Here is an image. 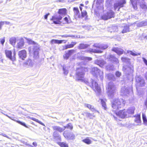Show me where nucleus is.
I'll list each match as a JSON object with an SVG mask.
<instances>
[{
    "mask_svg": "<svg viewBox=\"0 0 147 147\" xmlns=\"http://www.w3.org/2000/svg\"><path fill=\"white\" fill-rule=\"evenodd\" d=\"M88 71V69L87 68L82 67L78 68L77 70L76 78L78 80L83 81L87 84L92 88L96 93L99 94L101 90L97 82L92 79H91L90 82H89L88 80L84 78V72L87 71Z\"/></svg>",
    "mask_w": 147,
    "mask_h": 147,
    "instance_id": "obj_1",
    "label": "nucleus"
},
{
    "mask_svg": "<svg viewBox=\"0 0 147 147\" xmlns=\"http://www.w3.org/2000/svg\"><path fill=\"white\" fill-rule=\"evenodd\" d=\"M26 38L29 44L34 45L33 46L30 47L28 48V51L29 53H33L34 58L36 59L38 58V52L39 50V45L31 39Z\"/></svg>",
    "mask_w": 147,
    "mask_h": 147,
    "instance_id": "obj_2",
    "label": "nucleus"
},
{
    "mask_svg": "<svg viewBox=\"0 0 147 147\" xmlns=\"http://www.w3.org/2000/svg\"><path fill=\"white\" fill-rule=\"evenodd\" d=\"M93 46L95 48H98L99 49H93L90 48L85 51L86 53H101L102 51L101 50H104L108 47V46L105 44H100L99 43H95L93 45Z\"/></svg>",
    "mask_w": 147,
    "mask_h": 147,
    "instance_id": "obj_3",
    "label": "nucleus"
},
{
    "mask_svg": "<svg viewBox=\"0 0 147 147\" xmlns=\"http://www.w3.org/2000/svg\"><path fill=\"white\" fill-rule=\"evenodd\" d=\"M67 9L65 8H62L59 9L58 13L59 16L56 15L52 17L51 20L53 21L54 23L55 24H60V20L62 18V16L66 14Z\"/></svg>",
    "mask_w": 147,
    "mask_h": 147,
    "instance_id": "obj_4",
    "label": "nucleus"
},
{
    "mask_svg": "<svg viewBox=\"0 0 147 147\" xmlns=\"http://www.w3.org/2000/svg\"><path fill=\"white\" fill-rule=\"evenodd\" d=\"M111 102L112 110L115 112L124 106L125 104V101L122 99H113Z\"/></svg>",
    "mask_w": 147,
    "mask_h": 147,
    "instance_id": "obj_5",
    "label": "nucleus"
},
{
    "mask_svg": "<svg viewBox=\"0 0 147 147\" xmlns=\"http://www.w3.org/2000/svg\"><path fill=\"white\" fill-rule=\"evenodd\" d=\"M115 90V88L112 82H109L107 91L108 94L109 98H113L116 92Z\"/></svg>",
    "mask_w": 147,
    "mask_h": 147,
    "instance_id": "obj_6",
    "label": "nucleus"
},
{
    "mask_svg": "<svg viewBox=\"0 0 147 147\" xmlns=\"http://www.w3.org/2000/svg\"><path fill=\"white\" fill-rule=\"evenodd\" d=\"M91 73L92 75L94 76L98 77V76H99L101 79L103 78V71H101L97 67H93L92 68Z\"/></svg>",
    "mask_w": 147,
    "mask_h": 147,
    "instance_id": "obj_7",
    "label": "nucleus"
},
{
    "mask_svg": "<svg viewBox=\"0 0 147 147\" xmlns=\"http://www.w3.org/2000/svg\"><path fill=\"white\" fill-rule=\"evenodd\" d=\"M114 17V13L111 10L107 12L106 13L104 14L101 16L102 19L107 20Z\"/></svg>",
    "mask_w": 147,
    "mask_h": 147,
    "instance_id": "obj_8",
    "label": "nucleus"
},
{
    "mask_svg": "<svg viewBox=\"0 0 147 147\" xmlns=\"http://www.w3.org/2000/svg\"><path fill=\"white\" fill-rule=\"evenodd\" d=\"M136 84L137 86L142 87L144 86V80L142 77L140 76H137L136 78Z\"/></svg>",
    "mask_w": 147,
    "mask_h": 147,
    "instance_id": "obj_9",
    "label": "nucleus"
},
{
    "mask_svg": "<svg viewBox=\"0 0 147 147\" xmlns=\"http://www.w3.org/2000/svg\"><path fill=\"white\" fill-rule=\"evenodd\" d=\"M5 53L6 56L9 58L10 60L13 61L16 60V53H14V55L13 56H12V52L11 51L6 50L5 51Z\"/></svg>",
    "mask_w": 147,
    "mask_h": 147,
    "instance_id": "obj_10",
    "label": "nucleus"
},
{
    "mask_svg": "<svg viewBox=\"0 0 147 147\" xmlns=\"http://www.w3.org/2000/svg\"><path fill=\"white\" fill-rule=\"evenodd\" d=\"M116 114L117 116L122 118L129 117L130 116L129 115L127 114L126 111L125 110L120 111L118 113H116Z\"/></svg>",
    "mask_w": 147,
    "mask_h": 147,
    "instance_id": "obj_11",
    "label": "nucleus"
},
{
    "mask_svg": "<svg viewBox=\"0 0 147 147\" xmlns=\"http://www.w3.org/2000/svg\"><path fill=\"white\" fill-rule=\"evenodd\" d=\"M67 132L66 131H65L63 134L64 136L66 138L70 140H73L75 138V135L72 133H70L67 134Z\"/></svg>",
    "mask_w": 147,
    "mask_h": 147,
    "instance_id": "obj_12",
    "label": "nucleus"
},
{
    "mask_svg": "<svg viewBox=\"0 0 147 147\" xmlns=\"http://www.w3.org/2000/svg\"><path fill=\"white\" fill-rule=\"evenodd\" d=\"M123 70L125 74H129L130 73L133 72V66H131V67L126 66H123Z\"/></svg>",
    "mask_w": 147,
    "mask_h": 147,
    "instance_id": "obj_13",
    "label": "nucleus"
},
{
    "mask_svg": "<svg viewBox=\"0 0 147 147\" xmlns=\"http://www.w3.org/2000/svg\"><path fill=\"white\" fill-rule=\"evenodd\" d=\"M18 55L20 58L24 60L27 56L26 51L24 50L19 51L18 53Z\"/></svg>",
    "mask_w": 147,
    "mask_h": 147,
    "instance_id": "obj_14",
    "label": "nucleus"
},
{
    "mask_svg": "<svg viewBox=\"0 0 147 147\" xmlns=\"http://www.w3.org/2000/svg\"><path fill=\"white\" fill-rule=\"evenodd\" d=\"M125 0H122L121 1L118 2L117 3H116L114 4V8L116 10L118 7H119L118 9L119 10L120 7H123V5L125 4Z\"/></svg>",
    "mask_w": 147,
    "mask_h": 147,
    "instance_id": "obj_15",
    "label": "nucleus"
},
{
    "mask_svg": "<svg viewBox=\"0 0 147 147\" xmlns=\"http://www.w3.org/2000/svg\"><path fill=\"white\" fill-rule=\"evenodd\" d=\"M74 12V17L76 19L80 18L81 17L78 8L76 7H74L73 8Z\"/></svg>",
    "mask_w": 147,
    "mask_h": 147,
    "instance_id": "obj_16",
    "label": "nucleus"
},
{
    "mask_svg": "<svg viewBox=\"0 0 147 147\" xmlns=\"http://www.w3.org/2000/svg\"><path fill=\"white\" fill-rule=\"evenodd\" d=\"M52 128L54 130L61 132L65 129L66 127H64L62 128L58 126H52Z\"/></svg>",
    "mask_w": 147,
    "mask_h": 147,
    "instance_id": "obj_17",
    "label": "nucleus"
},
{
    "mask_svg": "<svg viewBox=\"0 0 147 147\" xmlns=\"http://www.w3.org/2000/svg\"><path fill=\"white\" fill-rule=\"evenodd\" d=\"M144 0H130L131 4L134 9H136V5L138 3H141Z\"/></svg>",
    "mask_w": 147,
    "mask_h": 147,
    "instance_id": "obj_18",
    "label": "nucleus"
},
{
    "mask_svg": "<svg viewBox=\"0 0 147 147\" xmlns=\"http://www.w3.org/2000/svg\"><path fill=\"white\" fill-rule=\"evenodd\" d=\"M129 88H125V87H123L121 90V94L123 95H127L129 93Z\"/></svg>",
    "mask_w": 147,
    "mask_h": 147,
    "instance_id": "obj_19",
    "label": "nucleus"
},
{
    "mask_svg": "<svg viewBox=\"0 0 147 147\" xmlns=\"http://www.w3.org/2000/svg\"><path fill=\"white\" fill-rule=\"evenodd\" d=\"M95 63L101 67H103L104 65L106 64V62L102 60H96L95 61Z\"/></svg>",
    "mask_w": 147,
    "mask_h": 147,
    "instance_id": "obj_20",
    "label": "nucleus"
},
{
    "mask_svg": "<svg viewBox=\"0 0 147 147\" xmlns=\"http://www.w3.org/2000/svg\"><path fill=\"white\" fill-rule=\"evenodd\" d=\"M75 51L74 50H71L68 51L66 53L63 55L64 58L66 59H68L69 56H71Z\"/></svg>",
    "mask_w": 147,
    "mask_h": 147,
    "instance_id": "obj_21",
    "label": "nucleus"
},
{
    "mask_svg": "<svg viewBox=\"0 0 147 147\" xmlns=\"http://www.w3.org/2000/svg\"><path fill=\"white\" fill-rule=\"evenodd\" d=\"M82 115L91 119H93L95 117V115L94 113L92 114L86 111L83 112L82 113Z\"/></svg>",
    "mask_w": 147,
    "mask_h": 147,
    "instance_id": "obj_22",
    "label": "nucleus"
},
{
    "mask_svg": "<svg viewBox=\"0 0 147 147\" xmlns=\"http://www.w3.org/2000/svg\"><path fill=\"white\" fill-rule=\"evenodd\" d=\"M112 50L116 53L118 55L122 54L124 51L122 49L117 48H113L112 49Z\"/></svg>",
    "mask_w": 147,
    "mask_h": 147,
    "instance_id": "obj_23",
    "label": "nucleus"
},
{
    "mask_svg": "<svg viewBox=\"0 0 147 147\" xmlns=\"http://www.w3.org/2000/svg\"><path fill=\"white\" fill-rule=\"evenodd\" d=\"M84 106L85 107L88 108L92 112H97L99 113V112L97 111L95 109L94 107L92 105L89 104H84Z\"/></svg>",
    "mask_w": 147,
    "mask_h": 147,
    "instance_id": "obj_24",
    "label": "nucleus"
},
{
    "mask_svg": "<svg viewBox=\"0 0 147 147\" xmlns=\"http://www.w3.org/2000/svg\"><path fill=\"white\" fill-rule=\"evenodd\" d=\"M134 117L135 118L134 121L138 123V125H140L141 122L140 115L138 114L135 115Z\"/></svg>",
    "mask_w": 147,
    "mask_h": 147,
    "instance_id": "obj_25",
    "label": "nucleus"
},
{
    "mask_svg": "<svg viewBox=\"0 0 147 147\" xmlns=\"http://www.w3.org/2000/svg\"><path fill=\"white\" fill-rule=\"evenodd\" d=\"M69 67L66 65H63V74L65 75H67L69 73Z\"/></svg>",
    "mask_w": 147,
    "mask_h": 147,
    "instance_id": "obj_26",
    "label": "nucleus"
},
{
    "mask_svg": "<svg viewBox=\"0 0 147 147\" xmlns=\"http://www.w3.org/2000/svg\"><path fill=\"white\" fill-rule=\"evenodd\" d=\"M63 41H65V43L66 42V41L65 40L53 39L51 41L50 43L51 44H53L54 43L59 44L61 43Z\"/></svg>",
    "mask_w": 147,
    "mask_h": 147,
    "instance_id": "obj_27",
    "label": "nucleus"
},
{
    "mask_svg": "<svg viewBox=\"0 0 147 147\" xmlns=\"http://www.w3.org/2000/svg\"><path fill=\"white\" fill-rule=\"evenodd\" d=\"M24 41L23 39L21 38L19 42L17 43L16 47L17 48L22 49L24 45Z\"/></svg>",
    "mask_w": 147,
    "mask_h": 147,
    "instance_id": "obj_28",
    "label": "nucleus"
},
{
    "mask_svg": "<svg viewBox=\"0 0 147 147\" xmlns=\"http://www.w3.org/2000/svg\"><path fill=\"white\" fill-rule=\"evenodd\" d=\"M109 58L110 60L113 61L116 64L119 63L118 59L114 57L113 55H110L109 56Z\"/></svg>",
    "mask_w": 147,
    "mask_h": 147,
    "instance_id": "obj_29",
    "label": "nucleus"
},
{
    "mask_svg": "<svg viewBox=\"0 0 147 147\" xmlns=\"http://www.w3.org/2000/svg\"><path fill=\"white\" fill-rule=\"evenodd\" d=\"M76 42H71V44L69 45H65L63 47V49H66L68 48H71L73 47L76 44Z\"/></svg>",
    "mask_w": 147,
    "mask_h": 147,
    "instance_id": "obj_30",
    "label": "nucleus"
},
{
    "mask_svg": "<svg viewBox=\"0 0 147 147\" xmlns=\"http://www.w3.org/2000/svg\"><path fill=\"white\" fill-rule=\"evenodd\" d=\"M135 109V108L134 107H131L128 109L127 111H126V112L127 114L129 115L130 116V114H132L134 113Z\"/></svg>",
    "mask_w": 147,
    "mask_h": 147,
    "instance_id": "obj_31",
    "label": "nucleus"
},
{
    "mask_svg": "<svg viewBox=\"0 0 147 147\" xmlns=\"http://www.w3.org/2000/svg\"><path fill=\"white\" fill-rule=\"evenodd\" d=\"M147 26V21H142L137 24L138 27H141Z\"/></svg>",
    "mask_w": 147,
    "mask_h": 147,
    "instance_id": "obj_32",
    "label": "nucleus"
},
{
    "mask_svg": "<svg viewBox=\"0 0 147 147\" xmlns=\"http://www.w3.org/2000/svg\"><path fill=\"white\" fill-rule=\"evenodd\" d=\"M16 39L15 37H12L9 39V43L13 46H14L16 44Z\"/></svg>",
    "mask_w": 147,
    "mask_h": 147,
    "instance_id": "obj_33",
    "label": "nucleus"
},
{
    "mask_svg": "<svg viewBox=\"0 0 147 147\" xmlns=\"http://www.w3.org/2000/svg\"><path fill=\"white\" fill-rule=\"evenodd\" d=\"M109 30L111 32H112L117 31H118V28L116 26H112L109 28Z\"/></svg>",
    "mask_w": 147,
    "mask_h": 147,
    "instance_id": "obj_34",
    "label": "nucleus"
},
{
    "mask_svg": "<svg viewBox=\"0 0 147 147\" xmlns=\"http://www.w3.org/2000/svg\"><path fill=\"white\" fill-rule=\"evenodd\" d=\"M89 46V45H88L81 44L79 46L78 49H84L88 48Z\"/></svg>",
    "mask_w": 147,
    "mask_h": 147,
    "instance_id": "obj_35",
    "label": "nucleus"
},
{
    "mask_svg": "<svg viewBox=\"0 0 147 147\" xmlns=\"http://www.w3.org/2000/svg\"><path fill=\"white\" fill-rule=\"evenodd\" d=\"M129 31V26H128L126 25L123 26V29L121 32L122 33H124L127 32Z\"/></svg>",
    "mask_w": 147,
    "mask_h": 147,
    "instance_id": "obj_36",
    "label": "nucleus"
},
{
    "mask_svg": "<svg viewBox=\"0 0 147 147\" xmlns=\"http://www.w3.org/2000/svg\"><path fill=\"white\" fill-rule=\"evenodd\" d=\"M82 141L83 142L88 144H91L92 142V141L89 139L88 138L83 140Z\"/></svg>",
    "mask_w": 147,
    "mask_h": 147,
    "instance_id": "obj_37",
    "label": "nucleus"
},
{
    "mask_svg": "<svg viewBox=\"0 0 147 147\" xmlns=\"http://www.w3.org/2000/svg\"><path fill=\"white\" fill-rule=\"evenodd\" d=\"M106 100H103L101 99V101L102 104V107L104 108V109L106 110L107 109V106L106 104L105 101H106Z\"/></svg>",
    "mask_w": 147,
    "mask_h": 147,
    "instance_id": "obj_38",
    "label": "nucleus"
},
{
    "mask_svg": "<svg viewBox=\"0 0 147 147\" xmlns=\"http://www.w3.org/2000/svg\"><path fill=\"white\" fill-rule=\"evenodd\" d=\"M53 136L54 138H60V136L59 133L56 131H54L53 134Z\"/></svg>",
    "mask_w": 147,
    "mask_h": 147,
    "instance_id": "obj_39",
    "label": "nucleus"
},
{
    "mask_svg": "<svg viewBox=\"0 0 147 147\" xmlns=\"http://www.w3.org/2000/svg\"><path fill=\"white\" fill-rule=\"evenodd\" d=\"M30 119L35 121L43 126H45V125L42 122L40 121H39L38 119H36L32 117H30Z\"/></svg>",
    "mask_w": 147,
    "mask_h": 147,
    "instance_id": "obj_40",
    "label": "nucleus"
},
{
    "mask_svg": "<svg viewBox=\"0 0 147 147\" xmlns=\"http://www.w3.org/2000/svg\"><path fill=\"white\" fill-rule=\"evenodd\" d=\"M59 145L61 147H67V144L65 142H60L58 143Z\"/></svg>",
    "mask_w": 147,
    "mask_h": 147,
    "instance_id": "obj_41",
    "label": "nucleus"
},
{
    "mask_svg": "<svg viewBox=\"0 0 147 147\" xmlns=\"http://www.w3.org/2000/svg\"><path fill=\"white\" fill-rule=\"evenodd\" d=\"M128 53H129L130 54L134 56H137L138 55H140L141 53H135L133 52L132 51H128Z\"/></svg>",
    "mask_w": 147,
    "mask_h": 147,
    "instance_id": "obj_42",
    "label": "nucleus"
},
{
    "mask_svg": "<svg viewBox=\"0 0 147 147\" xmlns=\"http://www.w3.org/2000/svg\"><path fill=\"white\" fill-rule=\"evenodd\" d=\"M142 119L144 123L147 125V119H146L145 115L143 113L142 114Z\"/></svg>",
    "mask_w": 147,
    "mask_h": 147,
    "instance_id": "obj_43",
    "label": "nucleus"
},
{
    "mask_svg": "<svg viewBox=\"0 0 147 147\" xmlns=\"http://www.w3.org/2000/svg\"><path fill=\"white\" fill-rule=\"evenodd\" d=\"M108 77L109 79L110 80H113L115 79L114 75L112 74H108Z\"/></svg>",
    "mask_w": 147,
    "mask_h": 147,
    "instance_id": "obj_44",
    "label": "nucleus"
},
{
    "mask_svg": "<svg viewBox=\"0 0 147 147\" xmlns=\"http://www.w3.org/2000/svg\"><path fill=\"white\" fill-rule=\"evenodd\" d=\"M109 66H110V65H108L106 66V68L107 69V70H113L114 69V66H113V65H111L110 67H109Z\"/></svg>",
    "mask_w": 147,
    "mask_h": 147,
    "instance_id": "obj_45",
    "label": "nucleus"
},
{
    "mask_svg": "<svg viewBox=\"0 0 147 147\" xmlns=\"http://www.w3.org/2000/svg\"><path fill=\"white\" fill-rule=\"evenodd\" d=\"M81 59L83 60L88 61H91L92 59V58L91 57H82Z\"/></svg>",
    "mask_w": 147,
    "mask_h": 147,
    "instance_id": "obj_46",
    "label": "nucleus"
},
{
    "mask_svg": "<svg viewBox=\"0 0 147 147\" xmlns=\"http://www.w3.org/2000/svg\"><path fill=\"white\" fill-rule=\"evenodd\" d=\"M13 121H16V122H17V123H18L25 126V127H27L26 126V125L25 123H24V122H22L20 121H18V120H16L15 119H14V120H13Z\"/></svg>",
    "mask_w": 147,
    "mask_h": 147,
    "instance_id": "obj_47",
    "label": "nucleus"
},
{
    "mask_svg": "<svg viewBox=\"0 0 147 147\" xmlns=\"http://www.w3.org/2000/svg\"><path fill=\"white\" fill-rule=\"evenodd\" d=\"M61 36L64 37H71L73 38H75V36L72 35H67V34H65L64 35H63Z\"/></svg>",
    "mask_w": 147,
    "mask_h": 147,
    "instance_id": "obj_48",
    "label": "nucleus"
},
{
    "mask_svg": "<svg viewBox=\"0 0 147 147\" xmlns=\"http://www.w3.org/2000/svg\"><path fill=\"white\" fill-rule=\"evenodd\" d=\"M66 128L67 127V128L70 129L71 130L73 128V126L72 124L71 123H68L66 127H65Z\"/></svg>",
    "mask_w": 147,
    "mask_h": 147,
    "instance_id": "obj_49",
    "label": "nucleus"
},
{
    "mask_svg": "<svg viewBox=\"0 0 147 147\" xmlns=\"http://www.w3.org/2000/svg\"><path fill=\"white\" fill-rule=\"evenodd\" d=\"M103 2V0H97L96 4L97 5H102Z\"/></svg>",
    "mask_w": 147,
    "mask_h": 147,
    "instance_id": "obj_50",
    "label": "nucleus"
},
{
    "mask_svg": "<svg viewBox=\"0 0 147 147\" xmlns=\"http://www.w3.org/2000/svg\"><path fill=\"white\" fill-rule=\"evenodd\" d=\"M31 60L30 59H28L27 61L25 63V64L27 65H31Z\"/></svg>",
    "mask_w": 147,
    "mask_h": 147,
    "instance_id": "obj_51",
    "label": "nucleus"
},
{
    "mask_svg": "<svg viewBox=\"0 0 147 147\" xmlns=\"http://www.w3.org/2000/svg\"><path fill=\"white\" fill-rule=\"evenodd\" d=\"M82 16V17H84L85 16H87V13L86 11H81Z\"/></svg>",
    "mask_w": 147,
    "mask_h": 147,
    "instance_id": "obj_52",
    "label": "nucleus"
},
{
    "mask_svg": "<svg viewBox=\"0 0 147 147\" xmlns=\"http://www.w3.org/2000/svg\"><path fill=\"white\" fill-rule=\"evenodd\" d=\"M121 60L123 62H126L128 61L129 59L126 57H122L121 58Z\"/></svg>",
    "mask_w": 147,
    "mask_h": 147,
    "instance_id": "obj_53",
    "label": "nucleus"
},
{
    "mask_svg": "<svg viewBox=\"0 0 147 147\" xmlns=\"http://www.w3.org/2000/svg\"><path fill=\"white\" fill-rule=\"evenodd\" d=\"M1 44L2 45H3V44H4V43L5 42V38L4 37L3 38L1 39Z\"/></svg>",
    "mask_w": 147,
    "mask_h": 147,
    "instance_id": "obj_54",
    "label": "nucleus"
},
{
    "mask_svg": "<svg viewBox=\"0 0 147 147\" xmlns=\"http://www.w3.org/2000/svg\"><path fill=\"white\" fill-rule=\"evenodd\" d=\"M115 75L117 77H119L121 75V74L120 72L118 71H117Z\"/></svg>",
    "mask_w": 147,
    "mask_h": 147,
    "instance_id": "obj_55",
    "label": "nucleus"
},
{
    "mask_svg": "<svg viewBox=\"0 0 147 147\" xmlns=\"http://www.w3.org/2000/svg\"><path fill=\"white\" fill-rule=\"evenodd\" d=\"M142 59L144 63L147 66V60L144 57H142Z\"/></svg>",
    "mask_w": 147,
    "mask_h": 147,
    "instance_id": "obj_56",
    "label": "nucleus"
},
{
    "mask_svg": "<svg viewBox=\"0 0 147 147\" xmlns=\"http://www.w3.org/2000/svg\"><path fill=\"white\" fill-rule=\"evenodd\" d=\"M4 25L3 21L0 22V30L2 29V26Z\"/></svg>",
    "mask_w": 147,
    "mask_h": 147,
    "instance_id": "obj_57",
    "label": "nucleus"
},
{
    "mask_svg": "<svg viewBox=\"0 0 147 147\" xmlns=\"http://www.w3.org/2000/svg\"><path fill=\"white\" fill-rule=\"evenodd\" d=\"M82 27L83 28H84L85 29H86V30H87V28H89L90 27V26H89V25L87 26H83Z\"/></svg>",
    "mask_w": 147,
    "mask_h": 147,
    "instance_id": "obj_58",
    "label": "nucleus"
},
{
    "mask_svg": "<svg viewBox=\"0 0 147 147\" xmlns=\"http://www.w3.org/2000/svg\"><path fill=\"white\" fill-rule=\"evenodd\" d=\"M64 21L66 22V23H68V20L67 17H65L64 18Z\"/></svg>",
    "mask_w": 147,
    "mask_h": 147,
    "instance_id": "obj_59",
    "label": "nucleus"
},
{
    "mask_svg": "<svg viewBox=\"0 0 147 147\" xmlns=\"http://www.w3.org/2000/svg\"><path fill=\"white\" fill-rule=\"evenodd\" d=\"M0 135H2L3 136L5 137L6 138H8V136L5 134H3L2 133H0Z\"/></svg>",
    "mask_w": 147,
    "mask_h": 147,
    "instance_id": "obj_60",
    "label": "nucleus"
},
{
    "mask_svg": "<svg viewBox=\"0 0 147 147\" xmlns=\"http://www.w3.org/2000/svg\"><path fill=\"white\" fill-rule=\"evenodd\" d=\"M4 24L9 25L10 24V22L7 21H3Z\"/></svg>",
    "mask_w": 147,
    "mask_h": 147,
    "instance_id": "obj_61",
    "label": "nucleus"
},
{
    "mask_svg": "<svg viewBox=\"0 0 147 147\" xmlns=\"http://www.w3.org/2000/svg\"><path fill=\"white\" fill-rule=\"evenodd\" d=\"M49 15V13H48L46 15H45L44 16L45 19H47L48 18V16Z\"/></svg>",
    "mask_w": 147,
    "mask_h": 147,
    "instance_id": "obj_62",
    "label": "nucleus"
},
{
    "mask_svg": "<svg viewBox=\"0 0 147 147\" xmlns=\"http://www.w3.org/2000/svg\"><path fill=\"white\" fill-rule=\"evenodd\" d=\"M32 144L35 146H37V144L36 142H34Z\"/></svg>",
    "mask_w": 147,
    "mask_h": 147,
    "instance_id": "obj_63",
    "label": "nucleus"
},
{
    "mask_svg": "<svg viewBox=\"0 0 147 147\" xmlns=\"http://www.w3.org/2000/svg\"><path fill=\"white\" fill-rule=\"evenodd\" d=\"M145 105L146 107L147 108V98H146V100L145 102Z\"/></svg>",
    "mask_w": 147,
    "mask_h": 147,
    "instance_id": "obj_64",
    "label": "nucleus"
}]
</instances>
